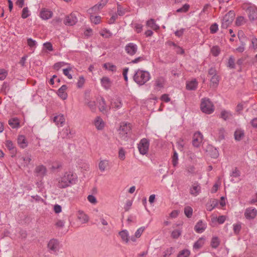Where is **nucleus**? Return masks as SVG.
<instances>
[{"label": "nucleus", "instance_id": "nucleus-1", "mask_svg": "<svg viewBox=\"0 0 257 257\" xmlns=\"http://www.w3.org/2000/svg\"><path fill=\"white\" fill-rule=\"evenodd\" d=\"M76 178V175L71 172H66L63 177L59 179L57 186L59 188H66L75 183Z\"/></svg>", "mask_w": 257, "mask_h": 257}, {"label": "nucleus", "instance_id": "nucleus-2", "mask_svg": "<svg viewBox=\"0 0 257 257\" xmlns=\"http://www.w3.org/2000/svg\"><path fill=\"white\" fill-rule=\"evenodd\" d=\"M133 78L135 82L141 86L151 79V75L148 71L138 69L136 71Z\"/></svg>", "mask_w": 257, "mask_h": 257}, {"label": "nucleus", "instance_id": "nucleus-3", "mask_svg": "<svg viewBox=\"0 0 257 257\" xmlns=\"http://www.w3.org/2000/svg\"><path fill=\"white\" fill-rule=\"evenodd\" d=\"M200 108L202 111L206 114L212 113L214 110V106L209 98H204L201 100Z\"/></svg>", "mask_w": 257, "mask_h": 257}, {"label": "nucleus", "instance_id": "nucleus-4", "mask_svg": "<svg viewBox=\"0 0 257 257\" xmlns=\"http://www.w3.org/2000/svg\"><path fill=\"white\" fill-rule=\"evenodd\" d=\"M131 131V124L130 123L122 122L121 123L118 130L120 137L126 141L130 135Z\"/></svg>", "mask_w": 257, "mask_h": 257}, {"label": "nucleus", "instance_id": "nucleus-5", "mask_svg": "<svg viewBox=\"0 0 257 257\" xmlns=\"http://www.w3.org/2000/svg\"><path fill=\"white\" fill-rule=\"evenodd\" d=\"M235 14L233 11H230L223 17L222 20L221 28L227 29V27L232 23Z\"/></svg>", "mask_w": 257, "mask_h": 257}, {"label": "nucleus", "instance_id": "nucleus-6", "mask_svg": "<svg viewBox=\"0 0 257 257\" xmlns=\"http://www.w3.org/2000/svg\"><path fill=\"white\" fill-rule=\"evenodd\" d=\"M150 146V141L146 138L141 140L138 144V149L141 155H145L148 154Z\"/></svg>", "mask_w": 257, "mask_h": 257}, {"label": "nucleus", "instance_id": "nucleus-7", "mask_svg": "<svg viewBox=\"0 0 257 257\" xmlns=\"http://www.w3.org/2000/svg\"><path fill=\"white\" fill-rule=\"evenodd\" d=\"M48 251L51 253L57 254V252L60 248V244L59 241L56 239H51L48 242L47 244Z\"/></svg>", "mask_w": 257, "mask_h": 257}, {"label": "nucleus", "instance_id": "nucleus-8", "mask_svg": "<svg viewBox=\"0 0 257 257\" xmlns=\"http://www.w3.org/2000/svg\"><path fill=\"white\" fill-rule=\"evenodd\" d=\"M248 18L251 23L257 20V8L254 6H249L246 9Z\"/></svg>", "mask_w": 257, "mask_h": 257}, {"label": "nucleus", "instance_id": "nucleus-9", "mask_svg": "<svg viewBox=\"0 0 257 257\" xmlns=\"http://www.w3.org/2000/svg\"><path fill=\"white\" fill-rule=\"evenodd\" d=\"M138 49L137 45L134 43H129L124 47L125 51L130 56L135 55L138 51Z\"/></svg>", "mask_w": 257, "mask_h": 257}, {"label": "nucleus", "instance_id": "nucleus-10", "mask_svg": "<svg viewBox=\"0 0 257 257\" xmlns=\"http://www.w3.org/2000/svg\"><path fill=\"white\" fill-rule=\"evenodd\" d=\"M166 79L163 76H159L157 77L154 81V89L156 90L159 91L164 87Z\"/></svg>", "mask_w": 257, "mask_h": 257}, {"label": "nucleus", "instance_id": "nucleus-11", "mask_svg": "<svg viewBox=\"0 0 257 257\" xmlns=\"http://www.w3.org/2000/svg\"><path fill=\"white\" fill-rule=\"evenodd\" d=\"M78 19L74 13H71L69 15L66 16L65 19L64 21V23L67 26H73L76 24Z\"/></svg>", "mask_w": 257, "mask_h": 257}, {"label": "nucleus", "instance_id": "nucleus-12", "mask_svg": "<svg viewBox=\"0 0 257 257\" xmlns=\"http://www.w3.org/2000/svg\"><path fill=\"white\" fill-rule=\"evenodd\" d=\"M257 215V210L252 207L247 208L244 212L245 217L248 220L253 219Z\"/></svg>", "mask_w": 257, "mask_h": 257}, {"label": "nucleus", "instance_id": "nucleus-13", "mask_svg": "<svg viewBox=\"0 0 257 257\" xmlns=\"http://www.w3.org/2000/svg\"><path fill=\"white\" fill-rule=\"evenodd\" d=\"M203 140V135L200 132H197L194 133L193 140L192 145L194 147L198 148L199 147Z\"/></svg>", "mask_w": 257, "mask_h": 257}, {"label": "nucleus", "instance_id": "nucleus-14", "mask_svg": "<svg viewBox=\"0 0 257 257\" xmlns=\"http://www.w3.org/2000/svg\"><path fill=\"white\" fill-rule=\"evenodd\" d=\"M100 82L101 86L105 90H108L111 87L112 81L108 77H103L100 80Z\"/></svg>", "mask_w": 257, "mask_h": 257}, {"label": "nucleus", "instance_id": "nucleus-15", "mask_svg": "<svg viewBox=\"0 0 257 257\" xmlns=\"http://www.w3.org/2000/svg\"><path fill=\"white\" fill-rule=\"evenodd\" d=\"M17 143L22 149L26 148L28 145V142L24 135H19L17 138Z\"/></svg>", "mask_w": 257, "mask_h": 257}, {"label": "nucleus", "instance_id": "nucleus-16", "mask_svg": "<svg viewBox=\"0 0 257 257\" xmlns=\"http://www.w3.org/2000/svg\"><path fill=\"white\" fill-rule=\"evenodd\" d=\"M47 169L44 165L37 166L35 169V173L37 176L43 177L46 174Z\"/></svg>", "mask_w": 257, "mask_h": 257}, {"label": "nucleus", "instance_id": "nucleus-17", "mask_svg": "<svg viewBox=\"0 0 257 257\" xmlns=\"http://www.w3.org/2000/svg\"><path fill=\"white\" fill-rule=\"evenodd\" d=\"M200 191L201 186L197 182L193 183L190 189V194L194 196H197L199 195Z\"/></svg>", "mask_w": 257, "mask_h": 257}, {"label": "nucleus", "instance_id": "nucleus-18", "mask_svg": "<svg viewBox=\"0 0 257 257\" xmlns=\"http://www.w3.org/2000/svg\"><path fill=\"white\" fill-rule=\"evenodd\" d=\"M53 121L58 127H60L63 126L65 119L63 114H60L54 117Z\"/></svg>", "mask_w": 257, "mask_h": 257}, {"label": "nucleus", "instance_id": "nucleus-19", "mask_svg": "<svg viewBox=\"0 0 257 257\" xmlns=\"http://www.w3.org/2000/svg\"><path fill=\"white\" fill-rule=\"evenodd\" d=\"M53 16V13L50 10H48L45 9H43L41 10L40 16L43 19L45 20H48L52 18Z\"/></svg>", "mask_w": 257, "mask_h": 257}, {"label": "nucleus", "instance_id": "nucleus-20", "mask_svg": "<svg viewBox=\"0 0 257 257\" xmlns=\"http://www.w3.org/2000/svg\"><path fill=\"white\" fill-rule=\"evenodd\" d=\"M206 228V224L203 223L202 220H199L195 225L194 230L197 233L203 232Z\"/></svg>", "mask_w": 257, "mask_h": 257}, {"label": "nucleus", "instance_id": "nucleus-21", "mask_svg": "<svg viewBox=\"0 0 257 257\" xmlns=\"http://www.w3.org/2000/svg\"><path fill=\"white\" fill-rule=\"evenodd\" d=\"M67 89V85H63L58 90L57 94L63 100H65L67 98L68 95H67V93L65 92V91Z\"/></svg>", "mask_w": 257, "mask_h": 257}, {"label": "nucleus", "instance_id": "nucleus-22", "mask_svg": "<svg viewBox=\"0 0 257 257\" xmlns=\"http://www.w3.org/2000/svg\"><path fill=\"white\" fill-rule=\"evenodd\" d=\"M32 156L28 153H26L25 155L20 158V160L22 161V164L24 166H28L32 160Z\"/></svg>", "mask_w": 257, "mask_h": 257}, {"label": "nucleus", "instance_id": "nucleus-23", "mask_svg": "<svg viewBox=\"0 0 257 257\" xmlns=\"http://www.w3.org/2000/svg\"><path fill=\"white\" fill-rule=\"evenodd\" d=\"M110 104L111 107L115 109H120L122 106V101L119 97L112 100Z\"/></svg>", "mask_w": 257, "mask_h": 257}, {"label": "nucleus", "instance_id": "nucleus-24", "mask_svg": "<svg viewBox=\"0 0 257 257\" xmlns=\"http://www.w3.org/2000/svg\"><path fill=\"white\" fill-rule=\"evenodd\" d=\"M73 134H74L70 131L69 127L67 126L63 129L61 133V137L63 139H70L72 137Z\"/></svg>", "mask_w": 257, "mask_h": 257}, {"label": "nucleus", "instance_id": "nucleus-25", "mask_svg": "<svg viewBox=\"0 0 257 257\" xmlns=\"http://www.w3.org/2000/svg\"><path fill=\"white\" fill-rule=\"evenodd\" d=\"M94 125L98 130H101L104 126V122L100 116H97L94 120Z\"/></svg>", "mask_w": 257, "mask_h": 257}, {"label": "nucleus", "instance_id": "nucleus-26", "mask_svg": "<svg viewBox=\"0 0 257 257\" xmlns=\"http://www.w3.org/2000/svg\"><path fill=\"white\" fill-rule=\"evenodd\" d=\"M108 0H101V1L90 9L89 11H95L102 9L108 2Z\"/></svg>", "mask_w": 257, "mask_h": 257}, {"label": "nucleus", "instance_id": "nucleus-27", "mask_svg": "<svg viewBox=\"0 0 257 257\" xmlns=\"http://www.w3.org/2000/svg\"><path fill=\"white\" fill-rule=\"evenodd\" d=\"M5 146L12 153L15 154L17 152V149L13 142L10 140L6 141Z\"/></svg>", "mask_w": 257, "mask_h": 257}, {"label": "nucleus", "instance_id": "nucleus-28", "mask_svg": "<svg viewBox=\"0 0 257 257\" xmlns=\"http://www.w3.org/2000/svg\"><path fill=\"white\" fill-rule=\"evenodd\" d=\"M198 82L196 79L188 82L186 84V89L189 90H194L197 88Z\"/></svg>", "mask_w": 257, "mask_h": 257}, {"label": "nucleus", "instance_id": "nucleus-29", "mask_svg": "<svg viewBox=\"0 0 257 257\" xmlns=\"http://www.w3.org/2000/svg\"><path fill=\"white\" fill-rule=\"evenodd\" d=\"M234 139L237 141H239L244 137V131L241 129H237L234 132Z\"/></svg>", "mask_w": 257, "mask_h": 257}, {"label": "nucleus", "instance_id": "nucleus-30", "mask_svg": "<svg viewBox=\"0 0 257 257\" xmlns=\"http://www.w3.org/2000/svg\"><path fill=\"white\" fill-rule=\"evenodd\" d=\"M119 235H120L122 241L127 243L129 241V234L128 231L124 229L119 232Z\"/></svg>", "mask_w": 257, "mask_h": 257}, {"label": "nucleus", "instance_id": "nucleus-31", "mask_svg": "<svg viewBox=\"0 0 257 257\" xmlns=\"http://www.w3.org/2000/svg\"><path fill=\"white\" fill-rule=\"evenodd\" d=\"M78 218L82 222L85 223L88 221V217L82 211L79 210L78 213Z\"/></svg>", "mask_w": 257, "mask_h": 257}, {"label": "nucleus", "instance_id": "nucleus-32", "mask_svg": "<svg viewBox=\"0 0 257 257\" xmlns=\"http://www.w3.org/2000/svg\"><path fill=\"white\" fill-rule=\"evenodd\" d=\"M9 124L13 128H18L20 126L19 120L17 117H14L9 120Z\"/></svg>", "mask_w": 257, "mask_h": 257}, {"label": "nucleus", "instance_id": "nucleus-33", "mask_svg": "<svg viewBox=\"0 0 257 257\" xmlns=\"http://www.w3.org/2000/svg\"><path fill=\"white\" fill-rule=\"evenodd\" d=\"M98 108L99 110L104 112L106 110V103L103 97H101L98 100Z\"/></svg>", "mask_w": 257, "mask_h": 257}, {"label": "nucleus", "instance_id": "nucleus-34", "mask_svg": "<svg viewBox=\"0 0 257 257\" xmlns=\"http://www.w3.org/2000/svg\"><path fill=\"white\" fill-rule=\"evenodd\" d=\"M147 25L154 30H157L159 29V26L156 24L155 21L153 19H151L148 20L147 22Z\"/></svg>", "mask_w": 257, "mask_h": 257}, {"label": "nucleus", "instance_id": "nucleus-35", "mask_svg": "<svg viewBox=\"0 0 257 257\" xmlns=\"http://www.w3.org/2000/svg\"><path fill=\"white\" fill-rule=\"evenodd\" d=\"M231 116L232 114L230 112L225 110H223L221 112L220 117L224 120H226L229 119Z\"/></svg>", "mask_w": 257, "mask_h": 257}, {"label": "nucleus", "instance_id": "nucleus-36", "mask_svg": "<svg viewBox=\"0 0 257 257\" xmlns=\"http://www.w3.org/2000/svg\"><path fill=\"white\" fill-rule=\"evenodd\" d=\"M211 53L214 57H217L221 52L220 48L218 46H213L210 50Z\"/></svg>", "mask_w": 257, "mask_h": 257}, {"label": "nucleus", "instance_id": "nucleus-37", "mask_svg": "<svg viewBox=\"0 0 257 257\" xmlns=\"http://www.w3.org/2000/svg\"><path fill=\"white\" fill-rule=\"evenodd\" d=\"M103 68L111 72L116 71V66L110 63H106L103 64Z\"/></svg>", "mask_w": 257, "mask_h": 257}, {"label": "nucleus", "instance_id": "nucleus-38", "mask_svg": "<svg viewBox=\"0 0 257 257\" xmlns=\"http://www.w3.org/2000/svg\"><path fill=\"white\" fill-rule=\"evenodd\" d=\"M126 12V11L125 9L122 7L119 3H117V16H122L125 14Z\"/></svg>", "mask_w": 257, "mask_h": 257}, {"label": "nucleus", "instance_id": "nucleus-39", "mask_svg": "<svg viewBox=\"0 0 257 257\" xmlns=\"http://www.w3.org/2000/svg\"><path fill=\"white\" fill-rule=\"evenodd\" d=\"M241 229V224L240 222H238L233 224V230L235 234H238Z\"/></svg>", "mask_w": 257, "mask_h": 257}, {"label": "nucleus", "instance_id": "nucleus-40", "mask_svg": "<svg viewBox=\"0 0 257 257\" xmlns=\"http://www.w3.org/2000/svg\"><path fill=\"white\" fill-rule=\"evenodd\" d=\"M220 80V77L217 74L215 76H211L210 78V82L213 86H217Z\"/></svg>", "mask_w": 257, "mask_h": 257}, {"label": "nucleus", "instance_id": "nucleus-41", "mask_svg": "<svg viewBox=\"0 0 257 257\" xmlns=\"http://www.w3.org/2000/svg\"><path fill=\"white\" fill-rule=\"evenodd\" d=\"M246 45V42L244 41H241L240 42V45L237 48H236L234 51L237 52L239 53H242L245 50V47Z\"/></svg>", "mask_w": 257, "mask_h": 257}, {"label": "nucleus", "instance_id": "nucleus-42", "mask_svg": "<svg viewBox=\"0 0 257 257\" xmlns=\"http://www.w3.org/2000/svg\"><path fill=\"white\" fill-rule=\"evenodd\" d=\"M184 213L188 218H190L193 214V209L190 206H186L184 208Z\"/></svg>", "mask_w": 257, "mask_h": 257}, {"label": "nucleus", "instance_id": "nucleus-43", "mask_svg": "<svg viewBox=\"0 0 257 257\" xmlns=\"http://www.w3.org/2000/svg\"><path fill=\"white\" fill-rule=\"evenodd\" d=\"M86 104L92 112L95 111L96 110V104L95 101L90 100L87 101Z\"/></svg>", "mask_w": 257, "mask_h": 257}, {"label": "nucleus", "instance_id": "nucleus-44", "mask_svg": "<svg viewBox=\"0 0 257 257\" xmlns=\"http://www.w3.org/2000/svg\"><path fill=\"white\" fill-rule=\"evenodd\" d=\"M234 58L233 56H231L229 57L227 63V67L231 69L235 68V63H234Z\"/></svg>", "mask_w": 257, "mask_h": 257}, {"label": "nucleus", "instance_id": "nucleus-45", "mask_svg": "<svg viewBox=\"0 0 257 257\" xmlns=\"http://www.w3.org/2000/svg\"><path fill=\"white\" fill-rule=\"evenodd\" d=\"M190 8V5L187 4H185L181 8H179L176 10L177 13H186L188 11Z\"/></svg>", "mask_w": 257, "mask_h": 257}, {"label": "nucleus", "instance_id": "nucleus-46", "mask_svg": "<svg viewBox=\"0 0 257 257\" xmlns=\"http://www.w3.org/2000/svg\"><path fill=\"white\" fill-rule=\"evenodd\" d=\"M182 230L180 229H175L173 230L171 233V237L173 238L177 239L178 238L181 234Z\"/></svg>", "mask_w": 257, "mask_h": 257}, {"label": "nucleus", "instance_id": "nucleus-47", "mask_svg": "<svg viewBox=\"0 0 257 257\" xmlns=\"http://www.w3.org/2000/svg\"><path fill=\"white\" fill-rule=\"evenodd\" d=\"M219 244V241L217 237H213L211 241V245L213 248H216Z\"/></svg>", "mask_w": 257, "mask_h": 257}, {"label": "nucleus", "instance_id": "nucleus-48", "mask_svg": "<svg viewBox=\"0 0 257 257\" xmlns=\"http://www.w3.org/2000/svg\"><path fill=\"white\" fill-rule=\"evenodd\" d=\"M90 19L91 22L95 24H99L101 21V17L99 16H90Z\"/></svg>", "mask_w": 257, "mask_h": 257}, {"label": "nucleus", "instance_id": "nucleus-49", "mask_svg": "<svg viewBox=\"0 0 257 257\" xmlns=\"http://www.w3.org/2000/svg\"><path fill=\"white\" fill-rule=\"evenodd\" d=\"M245 23V19L243 16H239L236 18L235 24L237 26H241Z\"/></svg>", "mask_w": 257, "mask_h": 257}, {"label": "nucleus", "instance_id": "nucleus-50", "mask_svg": "<svg viewBox=\"0 0 257 257\" xmlns=\"http://www.w3.org/2000/svg\"><path fill=\"white\" fill-rule=\"evenodd\" d=\"M178 156L176 151L174 152L172 157V164L174 167H176L178 164Z\"/></svg>", "mask_w": 257, "mask_h": 257}, {"label": "nucleus", "instance_id": "nucleus-51", "mask_svg": "<svg viewBox=\"0 0 257 257\" xmlns=\"http://www.w3.org/2000/svg\"><path fill=\"white\" fill-rule=\"evenodd\" d=\"M27 44L31 48L35 47L37 45V42L31 38L27 39Z\"/></svg>", "mask_w": 257, "mask_h": 257}, {"label": "nucleus", "instance_id": "nucleus-52", "mask_svg": "<svg viewBox=\"0 0 257 257\" xmlns=\"http://www.w3.org/2000/svg\"><path fill=\"white\" fill-rule=\"evenodd\" d=\"M107 163L106 162V161H105V160L101 161L99 163V170L101 172H103L105 170V168L107 166Z\"/></svg>", "mask_w": 257, "mask_h": 257}, {"label": "nucleus", "instance_id": "nucleus-53", "mask_svg": "<svg viewBox=\"0 0 257 257\" xmlns=\"http://www.w3.org/2000/svg\"><path fill=\"white\" fill-rule=\"evenodd\" d=\"M190 254V251L188 249H184L180 251L177 257H188Z\"/></svg>", "mask_w": 257, "mask_h": 257}, {"label": "nucleus", "instance_id": "nucleus-54", "mask_svg": "<svg viewBox=\"0 0 257 257\" xmlns=\"http://www.w3.org/2000/svg\"><path fill=\"white\" fill-rule=\"evenodd\" d=\"M29 11L27 7L24 8L22 10V18L26 19L30 16Z\"/></svg>", "mask_w": 257, "mask_h": 257}, {"label": "nucleus", "instance_id": "nucleus-55", "mask_svg": "<svg viewBox=\"0 0 257 257\" xmlns=\"http://www.w3.org/2000/svg\"><path fill=\"white\" fill-rule=\"evenodd\" d=\"M85 79L83 76H80L79 77V79L77 83V86L78 88H82L84 84Z\"/></svg>", "mask_w": 257, "mask_h": 257}, {"label": "nucleus", "instance_id": "nucleus-56", "mask_svg": "<svg viewBox=\"0 0 257 257\" xmlns=\"http://www.w3.org/2000/svg\"><path fill=\"white\" fill-rule=\"evenodd\" d=\"M72 68L71 67H69L68 68H65V69H64L63 70V74L67 76V77L69 78V79H72V76L71 74H69V71L70 70H71Z\"/></svg>", "mask_w": 257, "mask_h": 257}, {"label": "nucleus", "instance_id": "nucleus-57", "mask_svg": "<svg viewBox=\"0 0 257 257\" xmlns=\"http://www.w3.org/2000/svg\"><path fill=\"white\" fill-rule=\"evenodd\" d=\"M218 30V25L216 23L212 24L210 28V31L211 34L216 33Z\"/></svg>", "mask_w": 257, "mask_h": 257}, {"label": "nucleus", "instance_id": "nucleus-58", "mask_svg": "<svg viewBox=\"0 0 257 257\" xmlns=\"http://www.w3.org/2000/svg\"><path fill=\"white\" fill-rule=\"evenodd\" d=\"M67 64H68V63H65L64 62H59L56 63L54 65V69H55V70H58L61 67H62L63 66L65 65H67Z\"/></svg>", "mask_w": 257, "mask_h": 257}, {"label": "nucleus", "instance_id": "nucleus-59", "mask_svg": "<svg viewBox=\"0 0 257 257\" xmlns=\"http://www.w3.org/2000/svg\"><path fill=\"white\" fill-rule=\"evenodd\" d=\"M174 248L172 247L167 248L164 252L163 257H169L173 252Z\"/></svg>", "mask_w": 257, "mask_h": 257}, {"label": "nucleus", "instance_id": "nucleus-60", "mask_svg": "<svg viewBox=\"0 0 257 257\" xmlns=\"http://www.w3.org/2000/svg\"><path fill=\"white\" fill-rule=\"evenodd\" d=\"M143 26L141 24H135L134 29L138 33H140L142 31Z\"/></svg>", "mask_w": 257, "mask_h": 257}, {"label": "nucleus", "instance_id": "nucleus-61", "mask_svg": "<svg viewBox=\"0 0 257 257\" xmlns=\"http://www.w3.org/2000/svg\"><path fill=\"white\" fill-rule=\"evenodd\" d=\"M145 229V227H141L137 229V230L136 231L135 235H136V237H140L142 234V233L143 232V231Z\"/></svg>", "mask_w": 257, "mask_h": 257}, {"label": "nucleus", "instance_id": "nucleus-62", "mask_svg": "<svg viewBox=\"0 0 257 257\" xmlns=\"http://www.w3.org/2000/svg\"><path fill=\"white\" fill-rule=\"evenodd\" d=\"M217 70L214 67H211L208 70V75H210L211 76H215V75H217Z\"/></svg>", "mask_w": 257, "mask_h": 257}, {"label": "nucleus", "instance_id": "nucleus-63", "mask_svg": "<svg viewBox=\"0 0 257 257\" xmlns=\"http://www.w3.org/2000/svg\"><path fill=\"white\" fill-rule=\"evenodd\" d=\"M44 47L49 51H52L53 50L52 44L50 42H46L43 44Z\"/></svg>", "mask_w": 257, "mask_h": 257}, {"label": "nucleus", "instance_id": "nucleus-64", "mask_svg": "<svg viewBox=\"0 0 257 257\" xmlns=\"http://www.w3.org/2000/svg\"><path fill=\"white\" fill-rule=\"evenodd\" d=\"M252 47L254 49H257V38L255 37H252L251 39Z\"/></svg>", "mask_w": 257, "mask_h": 257}]
</instances>
